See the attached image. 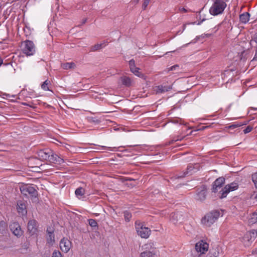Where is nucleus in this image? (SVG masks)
Returning <instances> with one entry per match:
<instances>
[{"label":"nucleus","mask_w":257,"mask_h":257,"mask_svg":"<svg viewBox=\"0 0 257 257\" xmlns=\"http://www.w3.org/2000/svg\"><path fill=\"white\" fill-rule=\"evenodd\" d=\"M37 155L39 159L42 161L47 160L50 163L60 165L64 162L63 159L59 157L57 155L54 154L51 150L48 149L39 151Z\"/></svg>","instance_id":"1"},{"label":"nucleus","mask_w":257,"mask_h":257,"mask_svg":"<svg viewBox=\"0 0 257 257\" xmlns=\"http://www.w3.org/2000/svg\"><path fill=\"white\" fill-rule=\"evenodd\" d=\"M228 0H212L213 4L209 9V13L212 16H217L223 13L227 6Z\"/></svg>","instance_id":"2"},{"label":"nucleus","mask_w":257,"mask_h":257,"mask_svg":"<svg viewBox=\"0 0 257 257\" xmlns=\"http://www.w3.org/2000/svg\"><path fill=\"white\" fill-rule=\"evenodd\" d=\"M220 213L218 211H213L207 213L201 219L202 224L205 227H210L219 218Z\"/></svg>","instance_id":"3"},{"label":"nucleus","mask_w":257,"mask_h":257,"mask_svg":"<svg viewBox=\"0 0 257 257\" xmlns=\"http://www.w3.org/2000/svg\"><path fill=\"white\" fill-rule=\"evenodd\" d=\"M135 228L138 235L143 238H148L151 234V230L139 220L135 222Z\"/></svg>","instance_id":"4"},{"label":"nucleus","mask_w":257,"mask_h":257,"mask_svg":"<svg viewBox=\"0 0 257 257\" xmlns=\"http://www.w3.org/2000/svg\"><path fill=\"white\" fill-rule=\"evenodd\" d=\"M20 191L24 195L31 197L36 198L37 196V191L35 186L33 185H24L20 187Z\"/></svg>","instance_id":"5"},{"label":"nucleus","mask_w":257,"mask_h":257,"mask_svg":"<svg viewBox=\"0 0 257 257\" xmlns=\"http://www.w3.org/2000/svg\"><path fill=\"white\" fill-rule=\"evenodd\" d=\"M238 188V184L236 182H233L230 184H228L219 191L220 195L219 196V198L220 199L224 198L229 192L235 191Z\"/></svg>","instance_id":"6"},{"label":"nucleus","mask_w":257,"mask_h":257,"mask_svg":"<svg viewBox=\"0 0 257 257\" xmlns=\"http://www.w3.org/2000/svg\"><path fill=\"white\" fill-rule=\"evenodd\" d=\"M208 248L209 244L207 242L201 240L196 243L195 250L193 254L205 256V253L208 251Z\"/></svg>","instance_id":"7"},{"label":"nucleus","mask_w":257,"mask_h":257,"mask_svg":"<svg viewBox=\"0 0 257 257\" xmlns=\"http://www.w3.org/2000/svg\"><path fill=\"white\" fill-rule=\"evenodd\" d=\"M22 51L27 56L33 55L35 53V46L33 41L26 40L23 42Z\"/></svg>","instance_id":"8"},{"label":"nucleus","mask_w":257,"mask_h":257,"mask_svg":"<svg viewBox=\"0 0 257 257\" xmlns=\"http://www.w3.org/2000/svg\"><path fill=\"white\" fill-rule=\"evenodd\" d=\"M207 191V187L205 185L200 186L196 190L195 199L199 201H204L206 198Z\"/></svg>","instance_id":"9"},{"label":"nucleus","mask_w":257,"mask_h":257,"mask_svg":"<svg viewBox=\"0 0 257 257\" xmlns=\"http://www.w3.org/2000/svg\"><path fill=\"white\" fill-rule=\"evenodd\" d=\"M225 179L223 177H220L217 178L212 183L211 191L212 192L216 193L221 188L225 183Z\"/></svg>","instance_id":"10"},{"label":"nucleus","mask_w":257,"mask_h":257,"mask_svg":"<svg viewBox=\"0 0 257 257\" xmlns=\"http://www.w3.org/2000/svg\"><path fill=\"white\" fill-rule=\"evenodd\" d=\"M60 247L64 252H68L71 247V242L67 238H63L60 241Z\"/></svg>","instance_id":"11"},{"label":"nucleus","mask_w":257,"mask_h":257,"mask_svg":"<svg viewBox=\"0 0 257 257\" xmlns=\"http://www.w3.org/2000/svg\"><path fill=\"white\" fill-rule=\"evenodd\" d=\"M10 228L13 233L17 237H20L23 234V231L18 222H13L11 223Z\"/></svg>","instance_id":"12"},{"label":"nucleus","mask_w":257,"mask_h":257,"mask_svg":"<svg viewBox=\"0 0 257 257\" xmlns=\"http://www.w3.org/2000/svg\"><path fill=\"white\" fill-rule=\"evenodd\" d=\"M237 72L233 68L228 69L224 70L222 74V79H228V80H232L233 76H234Z\"/></svg>","instance_id":"13"},{"label":"nucleus","mask_w":257,"mask_h":257,"mask_svg":"<svg viewBox=\"0 0 257 257\" xmlns=\"http://www.w3.org/2000/svg\"><path fill=\"white\" fill-rule=\"evenodd\" d=\"M171 88V86L170 85H167L166 83H164L162 85L155 86L154 88V90L157 94L163 93L168 91Z\"/></svg>","instance_id":"14"},{"label":"nucleus","mask_w":257,"mask_h":257,"mask_svg":"<svg viewBox=\"0 0 257 257\" xmlns=\"http://www.w3.org/2000/svg\"><path fill=\"white\" fill-rule=\"evenodd\" d=\"M182 217V214L181 212L172 213L171 214L170 220L174 224H176L178 222H181L183 221Z\"/></svg>","instance_id":"15"},{"label":"nucleus","mask_w":257,"mask_h":257,"mask_svg":"<svg viewBox=\"0 0 257 257\" xmlns=\"http://www.w3.org/2000/svg\"><path fill=\"white\" fill-rule=\"evenodd\" d=\"M28 230L30 234H34L37 231V222L35 220H31L28 223Z\"/></svg>","instance_id":"16"},{"label":"nucleus","mask_w":257,"mask_h":257,"mask_svg":"<svg viewBox=\"0 0 257 257\" xmlns=\"http://www.w3.org/2000/svg\"><path fill=\"white\" fill-rule=\"evenodd\" d=\"M17 210L19 213L22 215L27 214L26 206L25 204L22 201H18L17 203Z\"/></svg>","instance_id":"17"},{"label":"nucleus","mask_w":257,"mask_h":257,"mask_svg":"<svg viewBox=\"0 0 257 257\" xmlns=\"http://www.w3.org/2000/svg\"><path fill=\"white\" fill-rule=\"evenodd\" d=\"M142 249L146 251H154L155 252H158V251L156 247L155 244L154 242H149L146 243L142 246Z\"/></svg>","instance_id":"18"},{"label":"nucleus","mask_w":257,"mask_h":257,"mask_svg":"<svg viewBox=\"0 0 257 257\" xmlns=\"http://www.w3.org/2000/svg\"><path fill=\"white\" fill-rule=\"evenodd\" d=\"M257 236V231L255 229H252L248 231L245 235L244 238L247 239L249 241L253 240Z\"/></svg>","instance_id":"19"},{"label":"nucleus","mask_w":257,"mask_h":257,"mask_svg":"<svg viewBox=\"0 0 257 257\" xmlns=\"http://www.w3.org/2000/svg\"><path fill=\"white\" fill-rule=\"evenodd\" d=\"M76 66L74 62H66L61 63V67L65 70L74 69Z\"/></svg>","instance_id":"20"},{"label":"nucleus","mask_w":257,"mask_h":257,"mask_svg":"<svg viewBox=\"0 0 257 257\" xmlns=\"http://www.w3.org/2000/svg\"><path fill=\"white\" fill-rule=\"evenodd\" d=\"M250 17V14L248 12H245L243 14L240 15L239 16V20L241 23L246 24L247 23Z\"/></svg>","instance_id":"21"},{"label":"nucleus","mask_w":257,"mask_h":257,"mask_svg":"<svg viewBox=\"0 0 257 257\" xmlns=\"http://www.w3.org/2000/svg\"><path fill=\"white\" fill-rule=\"evenodd\" d=\"M158 253V252L154 251L144 250V251L141 253L140 257H153L155 255H157Z\"/></svg>","instance_id":"22"},{"label":"nucleus","mask_w":257,"mask_h":257,"mask_svg":"<svg viewBox=\"0 0 257 257\" xmlns=\"http://www.w3.org/2000/svg\"><path fill=\"white\" fill-rule=\"evenodd\" d=\"M125 146H119L118 147H105V146H102V148L103 149H106L107 150H108V151H114V152H116V151H121L122 152H129L128 150L127 149H125L123 151H120L119 150V148H124Z\"/></svg>","instance_id":"23"},{"label":"nucleus","mask_w":257,"mask_h":257,"mask_svg":"<svg viewBox=\"0 0 257 257\" xmlns=\"http://www.w3.org/2000/svg\"><path fill=\"white\" fill-rule=\"evenodd\" d=\"M48 235L47 237V243L49 244L52 245L55 242L54 234L53 231H49L47 229Z\"/></svg>","instance_id":"24"},{"label":"nucleus","mask_w":257,"mask_h":257,"mask_svg":"<svg viewBox=\"0 0 257 257\" xmlns=\"http://www.w3.org/2000/svg\"><path fill=\"white\" fill-rule=\"evenodd\" d=\"M105 46L106 44L104 42L100 44H97L92 46L90 48V51L92 52L96 51L103 48Z\"/></svg>","instance_id":"25"},{"label":"nucleus","mask_w":257,"mask_h":257,"mask_svg":"<svg viewBox=\"0 0 257 257\" xmlns=\"http://www.w3.org/2000/svg\"><path fill=\"white\" fill-rule=\"evenodd\" d=\"M50 81H44L41 85V88L45 91H50L53 92L52 85L50 84Z\"/></svg>","instance_id":"26"},{"label":"nucleus","mask_w":257,"mask_h":257,"mask_svg":"<svg viewBox=\"0 0 257 257\" xmlns=\"http://www.w3.org/2000/svg\"><path fill=\"white\" fill-rule=\"evenodd\" d=\"M75 194L76 197L80 199L84 195L85 190L82 187H78L76 189Z\"/></svg>","instance_id":"27"},{"label":"nucleus","mask_w":257,"mask_h":257,"mask_svg":"<svg viewBox=\"0 0 257 257\" xmlns=\"http://www.w3.org/2000/svg\"><path fill=\"white\" fill-rule=\"evenodd\" d=\"M251 48H257V34H254L249 42Z\"/></svg>","instance_id":"28"},{"label":"nucleus","mask_w":257,"mask_h":257,"mask_svg":"<svg viewBox=\"0 0 257 257\" xmlns=\"http://www.w3.org/2000/svg\"><path fill=\"white\" fill-rule=\"evenodd\" d=\"M171 122H172L173 123L177 124L179 123V124H183V120L179 117H175L173 118L171 120Z\"/></svg>","instance_id":"29"},{"label":"nucleus","mask_w":257,"mask_h":257,"mask_svg":"<svg viewBox=\"0 0 257 257\" xmlns=\"http://www.w3.org/2000/svg\"><path fill=\"white\" fill-rule=\"evenodd\" d=\"M123 214L125 220L127 222H129L132 218L131 213L128 211L126 210L124 211Z\"/></svg>","instance_id":"30"},{"label":"nucleus","mask_w":257,"mask_h":257,"mask_svg":"<svg viewBox=\"0 0 257 257\" xmlns=\"http://www.w3.org/2000/svg\"><path fill=\"white\" fill-rule=\"evenodd\" d=\"M88 223L92 227H95L97 226V223L95 219H89L88 220Z\"/></svg>","instance_id":"31"},{"label":"nucleus","mask_w":257,"mask_h":257,"mask_svg":"<svg viewBox=\"0 0 257 257\" xmlns=\"http://www.w3.org/2000/svg\"><path fill=\"white\" fill-rule=\"evenodd\" d=\"M252 180L253 182L254 183L255 187L257 188V172L254 173L252 175Z\"/></svg>","instance_id":"32"},{"label":"nucleus","mask_w":257,"mask_h":257,"mask_svg":"<svg viewBox=\"0 0 257 257\" xmlns=\"http://www.w3.org/2000/svg\"><path fill=\"white\" fill-rule=\"evenodd\" d=\"M151 0H144L142 5V9L145 10L149 4Z\"/></svg>","instance_id":"33"},{"label":"nucleus","mask_w":257,"mask_h":257,"mask_svg":"<svg viewBox=\"0 0 257 257\" xmlns=\"http://www.w3.org/2000/svg\"><path fill=\"white\" fill-rule=\"evenodd\" d=\"M7 226V223L4 221H1L0 222V230H4Z\"/></svg>","instance_id":"34"},{"label":"nucleus","mask_w":257,"mask_h":257,"mask_svg":"<svg viewBox=\"0 0 257 257\" xmlns=\"http://www.w3.org/2000/svg\"><path fill=\"white\" fill-rule=\"evenodd\" d=\"M52 257H62L61 252L59 251L55 250L52 253Z\"/></svg>","instance_id":"35"},{"label":"nucleus","mask_w":257,"mask_h":257,"mask_svg":"<svg viewBox=\"0 0 257 257\" xmlns=\"http://www.w3.org/2000/svg\"><path fill=\"white\" fill-rule=\"evenodd\" d=\"M129 66L130 69L133 70L134 68H135V62L133 59H132L129 61Z\"/></svg>","instance_id":"36"},{"label":"nucleus","mask_w":257,"mask_h":257,"mask_svg":"<svg viewBox=\"0 0 257 257\" xmlns=\"http://www.w3.org/2000/svg\"><path fill=\"white\" fill-rule=\"evenodd\" d=\"M255 49V55L253 58V59L251 60L250 62V64H254V62L257 61V48Z\"/></svg>","instance_id":"37"},{"label":"nucleus","mask_w":257,"mask_h":257,"mask_svg":"<svg viewBox=\"0 0 257 257\" xmlns=\"http://www.w3.org/2000/svg\"><path fill=\"white\" fill-rule=\"evenodd\" d=\"M16 97L15 95H11L10 94H7L6 93H4L3 94V97L4 98H15Z\"/></svg>","instance_id":"38"},{"label":"nucleus","mask_w":257,"mask_h":257,"mask_svg":"<svg viewBox=\"0 0 257 257\" xmlns=\"http://www.w3.org/2000/svg\"><path fill=\"white\" fill-rule=\"evenodd\" d=\"M183 139V137H181V136H177L176 137H174L171 141V142H170V143H172L173 142H177V141H181L182 139Z\"/></svg>","instance_id":"39"},{"label":"nucleus","mask_w":257,"mask_h":257,"mask_svg":"<svg viewBox=\"0 0 257 257\" xmlns=\"http://www.w3.org/2000/svg\"><path fill=\"white\" fill-rule=\"evenodd\" d=\"M252 127L250 126H247L245 129L243 130V132L244 134H247L251 131Z\"/></svg>","instance_id":"40"},{"label":"nucleus","mask_w":257,"mask_h":257,"mask_svg":"<svg viewBox=\"0 0 257 257\" xmlns=\"http://www.w3.org/2000/svg\"><path fill=\"white\" fill-rule=\"evenodd\" d=\"M122 84L125 86L129 87L132 85V81H122Z\"/></svg>","instance_id":"41"},{"label":"nucleus","mask_w":257,"mask_h":257,"mask_svg":"<svg viewBox=\"0 0 257 257\" xmlns=\"http://www.w3.org/2000/svg\"><path fill=\"white\" fill-rule=\"evenodd\" d=\"M177 68H179V65H175L173 66H171L170 67V68H168V70L169 71H173L174 70H176V69Z\"/></svg>","instance_id":"42"},{"label":"nucleus","mask_w":257,"mask_h":257,"mask_svg":"<svg viewBox=\"0 0 257 257\" xmlns=\"http://www.w3.org/2000/svg\"><path fill=\"white\" fill-rule=\"evenodd\" d=\"M131 78L127 76H123L121 77V80H131Z\"/></svg>","instance_id":"43"},{"label":"nucleus","mask_w":257,"mask_h":257,"mask_svg":"<svg viewBox=\"0 0 257 257\" xmlns=\"http://www.w3.org/2000/svg\"><path fill=\"white\" fill-rule=\"evenodd\" d=\"M134 74L138 76H140V75H142L143 76V74H142L141 73V72H139V68H138V69L137 70H136V71H135V72H134Z\"/></svg>","instance_id":"44"},{"label":"nucleus","mask_w":257,"mask_h":257,"mask_svg":"<svg viewBox=\"0 0 257 257\" xmlns=\"http://www.w3.org/2000/svg\"><path fill=\"white\" fill-rule=\"evenodd\" d=\"M179 10L180 11V12H183L184 13H186L187 12V11L184 8H180L179 9Z\"/></svg>","instance_id":"45"},{"label":"nucleus","mask_w":257,"mask_h":257,"mask_svg":"<svg viewBox=\"0 0 257 257\" xmlns=\"http://www.w3.org/2000/svg\"><path fill=\"white\" fill-rule=\"evenodd\" d=\"M252 218L255 219V222H257V212L253 213Z\"/></svg>","instance_id":"46"},{"label":"nucleus","mask_w":257,"mask_h":257,"mask_svg":"<svg viewBox=\"0 0 257 257\" xmlns=\"http://www.w3.org/2000/svg\"><path fill=\"white\" fill-rule=\"evenodd\" d=\"M3 63H4L3 59L1 57H0V67L3 64Z\"/></svg>","instance_id":"47"},{"label":"nucleus","mask_w":257,"mask_h":257,"mask_svg":"<svg viewBox=\"0 0 257 257\" xmlns=\"http://www.w3.org/2000/svg\"><path fill=\"white\" fill-rule=\"evenodd\" d=\"M138 69V68L135 67V68H134L133 70V69H131V71L134 73V72H135V71H136Z\"/></svg>","instance_id":"48"},{"label":"nucleus","mask_w":257,"mask_h":257,"mask_svg":"<svg viewBox=\"0 0 257 257\" xmlns=\"http://www.w3.org/2000/svg\"><path fill=\"white\" fill-rule=\"evenodd\" d=\"M138 69V68L135 67V68H134L133 70V69H131V71L134 73V72H135V71H136Z\"/></svg>","instance_id":"49"},{"label":"nucleus","mask_w":257,"mask_h":257,"mask_svg":"<svg viewBox=\"0 0 257 257\" xmlns=\"http://www.w3.org/2000/svg\"><path fill=\"white\" fill-rule=\"evenodd\" d=\"M139 0H133V3H135V4H137L139 3Z\"/></svg>","instance_id":"50"},{"label":"nucleus","mask_w":257,"mask_h":257,"mask_svg":"<svg viewBox=\"0 0 257 257\" xmlns=\"http://www.w3.org/2000/svg\"><path fill=\"white\" fill-rule=\"evenodd\" d=\"M202 255H201V256H200V255L193 254V257H205V256H202Z\"/></svg>","instance_id":"51"},{"label":"nucleus","mask_w":257,"mask_h":257,"mask_svg":"<svg viewBox=\"0 0 257 257\" xmlns=\"http://www.w3.org/2000/svg\"><path fill=\"white\" fill-rule=\"evenodd\" d=\"M240 125H235V124H234V125H231L230 127H236V126H240Z\"/></svg>","instance_id":"52"},{"label":"nucleus","mask_w":257,"mask_h":257,"mask_svg":"<svg viewBox=\"0 0 257 257\" xmlns=\"http://www.w3.org/2000/svg\"><path fill=\"white\" fill-rule=\"evenodd\" d=\"M38 161V160H37V159H30V160L29 162H30V163H31V162H32V161Z\"/></svg>","instance_id":"53"},{"label":"nucleus","mask_w":257,"mask_h":257,"mask_svg":"<svg viewBox=\"0 0 257 257\" xmlns=\"http://www.w3.org/2000/svg\"><path fill=\"white\" fill-rule=\"evenodd\" d=\"M87 21V19H85L83 20L82 24H85L86 22Z\"/></svg>","instance_id":"54"},{"label":"nucleus","mask_w":257,"mask_h":257,"mask_svg":"<svg viewBox=\"0 0 257 257\" xmlns=\"http://www.w3.org/2000/svg\"><path fill=\"white\" fill-rule=\"evenodd\" d=\"M203 21H204V19L202 20V21L198 22V23H197V25H200V24H201V23H202Z\"/></svg>","instance_id":"55"},{"label":"nucleus","mask_w":257,"mask_h":257,"mask_svg":"<svg viewBox=\"0 0 257 257\" xmlns=\"http://www.w3.org/2000/svg\"><path fill=\"white\" fill-rule=\"evenodd\" d=\"M44 166H45V164H44L43 165H41V169L42 170V169H44Z\"/></svg>","instance_id":"56"},{"label":"nucleus","mask_w":257,"mask_h":257,"mask_svg":"<svg viewBox=\"0 0 257 257\" xmlns=\"http://www.w3.org/2000/svg\"><path fill=\"white\" fill-rule=\"evenodd\" d=\"M250 82V81H245V83L244 85H245L246 86H247V83H248V82Z\"/></svg>","instance_id":"57"},{"label":"nucleus","mask_w":257,"mask_h":257,"mask_svg":"<svg viewBox=\"0 0 257 257\" xmlns=\"http://www.w3.org/2000/svg\"><path fill=\"white\" fill-rule=\"evenodd\" d=\"M188 172H189V171H187V172L185 173V175L187 174L188 173Z\"/></svg>","instance_id":"58"},{"label":"nucleus","mask_w":257,"mask_h":257,"mask_svg":"<svg viewBox=\"0 0 257 257\" xmlns=\"http://www.w3.org/2000/svg\"><path fill=\"white\" fill-rule=\"evenodd\" d=\"M255 198L257 199V193L256 194V195L255 196Z\"/></svg>","instance_id":"59"},{"label":"nucleus","mask_w":257,"mask_h":257,"mask_svg":"<svg viewBox=\"0 0 257 257\" xmlns=\"http://www.w3.org/2000/svg\"><path fill=\"white\" fill-rule=\"evenodd\" d=\"M88 88V86H86V87H85V88L84 89H87Z\"/></svg>","instance_id":"60"},{"label":"nucleus","mask_w":257,"mask_h":257,"mask_svg":"<svg viewBox=\"0 0 257 257\" xmlns=\"http://www.w3.org/2000/svg\"><path fill=\"white\" fill-rule=\"evenodd\" d=\"M253 86V85H251V84H250V85H249V87H251V86Z\"/></svg>","instance_id":"61"},{"label":"nucleus","mask_w":257,"mask_h":257,"mask_svg":"<svg viewBox=\"0 0 257 257\" xmlns=\"http://www.w3.org/2000/svg\"><path fill=\"white\" fill-rule=\"evenodd\" d=\"M190 168H187V170H190Z\"/></svg>","instance_id":"62"},{"label":"nucleus","mask_w":257,"mask_h":257,"mask_svg":"<svg viewBox=\"0 0 257 257\" xmlns=\"http://www.w3.org/2000/svg\"><path fill=\"white\" fill-rule=\"evenodd\" d=\"M253 109L255 110H257V108H254Z\"/></svg>","instance_id":"63"},{"label":"nucleus","mask_w":257,"mask_h":257,"mask_svg":"<svg viewBox=\"0 0 257 257\" xmlns=\"http://www.w3.org/2000/svg\"><path fill=\"white\" fill-rule=\"evenodd\" d=\"M255 34H257V32H256V33H255Z\"/></svg>","instance_id":"64"}]
</instances>
